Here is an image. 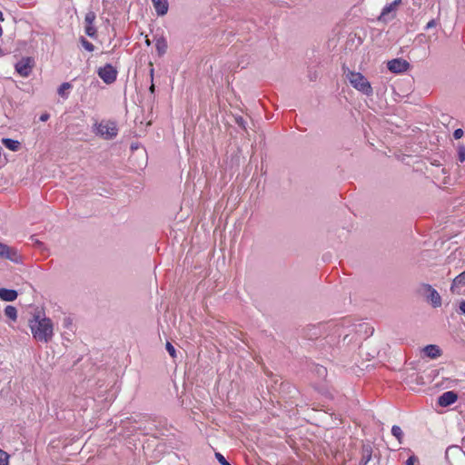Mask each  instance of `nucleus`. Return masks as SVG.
I'll list each match as a JSON object with an SVG mask.
<instances>
[{
    "label": "nucleus",
    "mask_w": 465,
    "mask_h": 465,
    "mask_svg": "<svg viewBox=\"0 0 465 465\" xmlns=\"http://www.w3.org/2000/svg\"><path fill=\"white\" fill-rule=\"evenodd\" d=\"M32 335L35 340L44 343H48L54 336V324L50 318L34 315L29 322Z\"/></svg>",
    "instance_id": "obj_1"
},
{
    "label": "nucleus",
    "mask_w": 465,
    "mask_h": 465,
    "mask_svg": "<svg viewBox=\"0 0 465 465\" xmlns=\"http://www.w3.org/2000/svg\"><path fill=\"white\" fill-rule=\"evenodd\" d=\"M344 74L353 88L368 96L372 95L373 89L371 83L362 74L347 69L344 70Z\"/></svg>",
    "instance_id": "obj_2"
},
{
    "label": "nucleus",
    "mask_w": 465,
    "mask_h": 465,
    "mask_svg": "<svg viewBox=\"0 0 465 465\" xmlns=\"http://www.w3.org/2000/svg\"><path fill=\"white\" fill-rule=\"evenodd\" d=\"M94 132L101 137L110 140L117 135L118 129L114 122H101L94 124Z\"/></svg>",
    "instance_id": "obj_3"
},
{
    "label": "nucleus",
    "mask_w": 465,
    "mask_h": 465,
    "mask_svg": "<svg viewBox=\"0 0 465 465\" xmlns=\"http://www.w3.org/2000/svg\"><path fill=\"white\" fill-rule=\"evenodd\" d=\"M420 292L423 295L433 308L441 306V297L440 293L430 284L423 283L420 287Z\"/></svg>",
    "instance_id": "obj_4"
},
{
    "label": "nucleus",
    "mask_w": 465,
    "mask_h": 465,
    "mask_svg": "<svg viewBox=\"0 0 465 465\" xmlns=\"http://www.w3.org/2000/svg\"><path fill=\"white\" fill-rule=\"evenodd\" d=\"M0 258L7 259L15 263L22 262V257L15 248L10 247L2 242H0Z\"/></svg>",
    "instance_id": "obj_5"
},
{
    "label": "nucleus",
    "mask_w": 465,
    "mask_h": 465,
    "mask_svg": "<svg viewBox=\"0 0 465 465\" xmlns=\"http://www.w3.org/2000/svg\"><path fill=\"white\" fill-rule=\"evenodd\" d=\"M99 77L105 84H112L116 80L117 71L116 69L110 64H105L104 67H100L97 72Z\"/></svg>",
    "instance_id": "obj_6"
},
{
    "label": "nucleus",
    "mask_w": 465,
    "mask_h": 465,
    "mask_svg": "<svg viewBox=\"0 0 465 465\" xmlns=\"http://www.w3.org/2000/svg\"><path fill=\"white\" fill-rule=\"evenodd\" d=\"M387 67L392 73L401 74L409 69L410 64L404 59L397 58L389 61Z\"/></svg>",
    "instance_id": "obj_7"
},
{
    "label": "nucleus",
    "mask_w": 465,
    "mask_h": 465,
    "mask_svg": "<svg viewBox=\"0 0 465 465\" xmlns=\"http://www.w3.org/2000/svg\"><path fill=\"white\" fill-rule=\"evenodd\" d=\"M33 67V60L30 57H24L15 64L16 72L23 77H27Z\"/></svg>",
    "instance_id": "obj_8"
},
{
    "label": "nucleus",
    "mask_w": 465,
    "mask_h": 465,
    "mask_svg": "<svg viewBox=\"0 0 465 465\" xmlns=\"http://www.w3.org/2000/svg\"><path fill=\"white\" fill-rule=\"evenodd\" d=\"M401 3V0H394L392 3L385 5L381 13V15L379 16L380 21H387L388 19H391L394 16V15H391L395 12L397 6Z\"/></svg>",
    "instance_id": "obj_9"
},
{
    "label": "nucleus",
    "mask_w": 465,
    "mask_h": 465,
    "mask_svg": "<svg viewBox=\"0 0 465 465\" xmlns=\"http://www.w3.org/2000/svg\"><path fill=\"white\" fill-rule=\"evenodd\" d=\"M458 399L457 394L454 391H446L442 393L438 400L440 406L447 407L453 404Z\"/></svg>",
    "instance_id": "obj_10"
},
{
    "label": "nucleus",
    "mask_w": 465,
    "mask_h": 465,
    "mask_svg": "<svg viewBox=\"0 0 465 465\" xmlns=\"http://www.w3.org/2000/svg\"><path fill=\"white\" fill-rule=\"evenodd\" d=\"M152 2L158 15L163 16L167 14L169 8L167 0H152Z\"/></svg>",
    "instance_id": "obj_11"
},
{
    "label": "nucleus",
    "mask_w": 465,
    "mask_h": 465,
    "mask_svg": "<svg viewBox=\"0 0 465 465\" xmlns=\"http://www.w3.org/2000/svg\"><path fill=\"white\" fill-rule=\"evenodd\" d=\"M464 285H465V271L454 278V280L452 281L451 286H450V291L453 293H459L460 287L464 286Z\"/></svg>",
    "instance_id": "obj_12"
},
{
    "label": "nucleus",
    "mask_w": 465,
    "mask_h": 465,
    "mask_svg": "<svg viewBox=\"0 0 465 465\" xmlns=\"http://www.w3.org/2000/svg\"><path fill=\"white\" fill-rule=\"evenodd\" d=\"M372 455V448L370 444H365L361 448V458L360 460V465H367V463L371 460Z\"/></svg>",
    "instance_id": "obj_13"
},
{
    "label": "nucleus",
    "mask_w": 465,
    "mask_h": 465,
    "mask_svg": "<svg viewBox=\"0 0 465 465\" xmlns=\"http://www.w3.org/2000/svg\"><path fill=\"white\" fill-rule=\"evenodd\" d=\"M423 351L425 355L430 359H436L441 354L440 347L434 344L425 346Z\"/></svg>",
    "instance_id": "obj_14"
},
{
    "label": "nucleus",
    "mask_w": 465,
    "mask_h": 465,
    "mask_svg": "<svg viewBox=\"0 0 465 465\" xmlns=\"http://www.w3.org/2000/svg\"><path fill=\"white\" fill-rule=\"evenodd\" d=\"M17 292L15 290L1 288L0 299L5 302H13L16 299Z\"/></svg>",
    "instance_id": "obj_15"
},
{
    "label": "nucleus",
    "mask_w": 465,
    "mask_h": 465,
    "mask_svg": "<svg viewBox=\"0 0 465 465\" xmlns=\"http://www.w3.org/2000/svg\"><path fill=\"white\" fill-rule=\"evenodd\" d=\"M2 143L9 150L13 152H16L20 149L21 143L17 140H13L11 138H4L2 139Z\"/></svg>",
    "instance_id": "obj_16"
},
{
    "label": "nucleus",
    "mask_w": 465,
    "mask_h": 465,
    "mask_svg": "<svg viewBox=\"0 0 465 465\" xmlns=\"http://www.w3.org/2000/svg\"><path fill=\"white\" fill-rule=\"evenodd\" d=\"M155 48L160 56L164 54L168 48L167 41L163 37L158 38L155 42Z\"/></svg>",
    "instance_id": "obj_17"
},
{
    "label": "nucleus",
    "mask_w": 465,
    "mask_h": 465,
    "mask_svg": "<svg viewBox=\"0 0 465 465\" xmlns=\"http://www.w3.org/2000/svg\"><path fill=\"white\" fill-rule=\"evenodd\" d=\"M71 88H72V84L70 83H63L59 86L57 93L60 96H62L64 98H67L68 94L66 93V91L70 90Z\"/></svg>",
    "instance_id": "obj_18"
},
{
    "label": "nucleus",
    "mask_w": 465,
    "mask_h": 465,
    "mask_svg": "<svg viewBox=\"0 0 465 465\" xmlns=\"http://www.w3.org/2000/svg\"><path fill=\"white\" fill-rule=\"evenodd\" d=\"M84 32L91 38L95 39L97 37V30L94 24L84 25Z\"/></svg>",
    "instance_id": "obj_19"
},
{
    "label": "nucleus",
    "mask_w": 465,
    "mask_h": 465,
    "mask_svg": "<svg viewBox=\"0 0 465 465\" xmlns=\"http://www.w3.org/2000/svg\"><path fill=\"white\" fill-rule=\"evenodd\" d=\"M5 314L9 319L15 320L17 317V311L15 307L8 305L5 309Z\"/></svg>",
    "instance_id": "obj_20"
},
{
    "label": "nucleus",
    "mask_w": 465,
    "mask_h": 465,
    "mask_svg": "<svg viewBox=\"0 0 465 465\" xmlns=\"http://www.w3.org/2000/svg\"><path fill=\"white\" fill-rule=\"evenodd\" d=\"M391 434L399 440L401 443L403 438V431L400 426L393 425L391 428Z\"/></svg>",
    "instance_id": "obj_21"
},
{
    "label": "nucleus",
    "mask_w": 465,
    "mask_h": 465,
    "mask_svg": "<svg viewBox=\"0 0 465 465\" xmlns=\"http://www.w3.org/2000/svg\"><path fill=\"white\" fill-rule=\"evenodd\" d=\"M95 18H96V15L94 11L87 12L84 16V25L94 24Z\"/></svg>",
    "instance_id": "obj_22"
},
{
    "label": "nucleus",
    "mask_w": 465,
    "mask_h": 465,
    "mask_svg": "<svg viewBox=\"0 0 465 465\" xmlns=\"http://www.w3.org/2000/svg\"><path fill=\"white\" fill-rule=\"evenodd\" d=\"M80 42L85 50L89 52H93L94 50V45L91 42L86 40L84 37L82 36L80 38Z\"/></svg>",
    "instance_id": "obj_23"
},
{
    "label": "nucleus",
    "mask_w": 465,
    "mask_h": 465,
    "mask_svg": "<svg viewBox=\"0 0 465 465\" xmlns=\"http://www.w3.org/2000/svg\"><path fill=\"white\" fill-rule=\"evenodd\" d=\"M458 158L461 163L465 161V146L462 144L458 146Z\"/></svg>",
    "instance_id": "obj_24"
},
{
    "label": "nucleus",
    "mask_w": 465,
    "mask_h": 465,
    "mask_svg": "<svg viewBox=\"0 0 465 465\" xmlns=\"http://www.w3.org/2000/svg\"><path fill=\"white\" fill-rule=\"evenodd\" d=\"M8 454L0 449V465H8Z\"/></svg>",
    "instance_id": "obj_25"
},
{
    "label": "nucleus",
    "mask_w": 465,
    "mask_h": 465,
    "mask_svg": "<svg viewBox=\"0 0 465 465\" xmlns=\"http://www.w3.org/2000/svg\"><path fill=\"white\" fill-rule=\"evenodd\" d=\"M165 348H166L167 351L169 352L170 356L174 359L176 357V351H175V348L172 345V343L167 341Z\"/></svg>",
    "instance_id": "obj_26"
},
{
    "label": "nucleus",
    "mask_w": 465,
    "mask_h": 465,
    "mask_svg": "<svg viewBox=\"0 0 465 465\" xmlns=\"http://www.w3.org/2000/svg\"><path fill=\"white\" fill-rule=\"evenodd\" d=\"M215 457L222 465H231L221 453L216 452Z\"/></svg>",
    "instance_id": "obj_27"
},
{
    "label": "nucleus",
    "mask_w": 465,
    "mask_h": 465,
    "mask_svg": "<svg viewBox=\"0 0 465 465\" xmlns=\"http://www.w3.org/2000/svg\"><path fill=\"white\" fill-rule=\"evenodd\" d=\"M464 133H463V130L460 129V128H458L454 131L453 133V137L458 140V139H460L462 136H463Z\"/></svg>",
    "instance_id": "obj_28"
},
{
    "label": "nucleus",
    "mask_w": 465,
    "mask_h": 465,
    "mask_svg": "<svg viewBox=\"0 0 465 465\" xmlns=\"http://www.w3.org/2000/svg\"><path fill=\"white\" fill-rule=\"evenodd\" d=\"M438 23L435 19H431L430 21H429L425 26V28L427 30L430 29V28H433L435 26H437Z\"/></svg>",
    "instance_id": "obj_29"
},
{
    "label": "nucleus",
    "mask_w": 465,
    "mask_h": 465,
    "mask_svg": "<svg viewBox=\"0 0 465 465\" xmlns=\"http://www.w3.org/2000/svg\"><path fill=\"white\" fill-rule=\"evenodd\" d=\"M417 460L416 457L415 456H411L407 460H406V465H414L415 461Z\"/></svg>",
    "instance_id": "obj_30"
},
{
    "label": "nucleus",
    "mask_w": 465,
    "mask_h": 465,
    "mask_svg": "<svg viewBox=\"0 0 465 465\" xmlns=\"http://www.w3.org/2000/svg\"><path fill=\"white\" fill-rule=\"evenodd\" d=\"M149 65H150V78H151V82H153V73H154L153 63L150 62Z\"/></svg>",
    "instance_id": "obj_31"
},
{
    "label": "nucleus",
    "mask_w": 465,
    "mask_h": 465,
    "mask_svg": "<svg viewBox=\"0 0 465 465\" xmlns=\"http://www.w3.org/2000/svg\"><path fill=\"white\" fill-rule=\"evenodd\" d=\"M49 117H50L49 114L45 113V114H41L40 121L45 122L49 119Z\"/></svg>",
    "instance_id": "obj_32"
},
{
    "label": "nucleus",
    "mask_w": 465,
    "mask_h": 465,
    "mask_svg": "<svg viewBox=\"0 0 465 465\" xmlns=\"http://www.w3.org/2000/svg\"><path fill=\"white\" fill-rule=\"evenodd\" d=\"M236 123H237L240 126H242V128H245V125H244L245 122H244V120L242 119V117H239V118H237V119H236Z\"/></svg>",
    "instance_id": "obj_33"
},
{
    "label": "nucleus",
    "mask_w": 465,
    "mask_h": 465,
    "mask_svg": "<svg viewBox=\"0 0 465 465\" xmlns=\"http://www.w3.org/2000/svg\"><path fill=\"white\" fill-rule=\"evenodd\" d=\"M460 311L462 314L465 315V301H462L460 303Z\"/></svg>",
    "instance_id": "obj_34"
},
{
    "label": "nucleus",
    "mask_w": 465,
    "mask_h": 465,
    "mask_svg": "<svg viewBox=\"0 0 465 465\" xmlns=\"http://www.w3.org/2000/svg\"><path fill=\"white\" fill-rule=\"evenodd\" d=\"M149 90H150V92H151L152 94H153V93H154L155 86H154V84H153V82H151V85H150Z\"/></svg>",
    "instance_id": "obj_35"
},
{
    "label": "nucleus",
    "mask_w": 465,
    "mask_h": 465,
    "mask_svg": "<svg viewBox=\"0 0 465 465\" xmlns=\"http://www.w3.org/2000/svg\"><path fill=\"white\" fill-rule=\"evenodd\" d=\"M0 21H4V15L3 13L0 11Z\"/></svg>",
    "instance_id": "obj_36"
},
{
    "label": "nucleus",
    "mask_w": 465,
    "mask_h": 465,
    "mask_svg": "<svg viewBox=\"0 0 465 465\" xmlns=\"http://www.w3.org/2000/svg\"><path fill=\"white\" fill-rule=\"evenodd\" d=\"M146 45H150V40L149 39H146Z\"/></svg>",
    "instance_id": "obj_37"
},
{
    "label": "nucleus",
    "mask_w": 465,
    "mask_h": 465,
    "mask_svg": "<svg viewBox=\"0 0 465 465\" xmlns=\"http://www.w3.org/2000/svg\"><path fill=\"white\" fill-rule=\"evenodd\" d=\"M322 373H326V369H325V368H322Z\"/></svg>",
    "instance_id": "obj_38"
}]
</instances>
